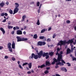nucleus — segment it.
<instances>
[{
    "instance_id": "1",
    "label": "nucleus",
    "mask_w": 76,
    "mask_h": 76,
    "mask_svg": "<svg viewBox=\"0 0 76 76\" xmlns=\"http://www.w3.org/2000/svg\"><path fill=\"white\" fill-rule=\"evenodd\" d=\"M73 39H69L67 42L65 40L64 41H63L62 40L60 41L58 43L57 45H65L66 44H70L71 45H72V43L73 42Z\"/></svg>"
},
{
    "instance_id": "2",
    "label": "nucleus",
    "mask_w": 76,
    "mask_h": 76,
    "mask_svg": "<svg viewBox=\"0 0 76 76\" xmlns=\"http://www.w3.org/2000/svg\"><path fill=\"white\" fill-rule=\"evenodd\" d=\"M43 53V52L42 51V50H41V51H40L39 53H38V56L37 55H35L34 57V59H36V60H37V59H38V58H41V57L42 56V55Z\"/></svg>"
},
{
    "instance_id": "3",
    "label": "nucleus",
    "mask_w": 76,
    "mask_h": 76,
    "mask_svg": "<svg viewBox=\"0 0 76 76\" xmlns=\"http://www.w3.org/2000/svg\"><path fill=\"white\" fill-rule=\"evenodd\" d=\"M16 38L17 39V42H20V41H27V38H24L21 37L19 36H17Z\"/></svg>"
},
{
    "instance_id": "4",
    "label": "nucleus",
    "mask_w": 76,
    "mask_h": 76,
    "mask_svg": "<svg viewBox=\"0 0 76 76\" xmlns=\"http://www.w3.org/2000/svg\"><path fill=\"white\" fill-rule=\"evenodd\" d=\"M62 54H63V52L61 51L60 52V53H58V61H60L61 60V58H62V57L63 56H62Z\"/></svg>"
},
{
    "instance_id": "5",
    "label": "nucleus",
    "mask_w": 76,
    "mask_h": 76,
    "mask_svg": "<svg viewBox=\"0 0 76 76\" xmlns=\"http://www.w3.org/2000/svg\"><path fill=\"white\" fill-rule=\"evenodd\" d=\"M56 66H55V67L56 69H57V68H58L59 66H58V65H59V66H63L64 65V64H63L62 62H59L58 63H57L56 64Z\"/></svg>"
},
{
    "instance_id": "6",
    "label": "nucleus",
    "mask_w": 76,
    "mask_h": 76,
    "mask_svg": "<svg viewBox=\"0 0 76 76\" xmlns=\"http://www.w3.org/2000/svg\"><path fill=\"white\" fill-rule=\"evenodd\" d=\"M11 43L9 42L8 43L7 46L9 51H10V52H12V48H11Z\"/></svg>"
},
{
    "instance_id": "7",
    "label": "nucleus",
    "mask_w": 76,
    "mask_h": 76,
    "mask_svg": "<svg viewBox=\"0 0 76 76\" xmlns=\"http://www.w3.org/2000/svg\"><path fill=\"white\" fill-rule=\"evenodd\" d=\"M18 11H19V8H15L14 9V10L13 11V15H15V13H18Z\"/></svg>"
},
{
    "instance_id": "8",
    "label": "nucleus",
    "mask_w": 76,
    "mask_h": 76,
    "mask_svg": "<svg viewBox=\"0 0 76 76\" xmlns=\"http://www.w3.org/2000/svg\"><path fill=\"white\" fill-rule=\"evenodd\" d=\"M53 60V61L52 63V64H55L56 63H56H57V62L58 61V58H57V59H56L55 58H54Z\"/></svg>"
},
{
    "instance_id": "9",
    "label": "nucleus",
    "mask_w": 76,
    "mask_h": 76,
    "mask_svg": "<svg viewBox=\"0 0 76 76\" xmlns=\"http://www.w3.org/2000/svg\"><path fill=\"white\" fill-rule=\"evenodd\" d=\"M17 35H22V32L20 30H17Z\"/></svg>"
},
{
    "instance_id": "10",
    "label": "nucleus",
    "mask_w": 76,
    "mask_h": 76,
    "mask_svg": "<svg viewBox=\"0 0 76 76\" xmlns=\"http://www.w3.org/2000/svg\"><path fill=\"white\" fill-rule=\"evenodd\" d=\"M0 30L2 31L3 35H4L5 33H6V31L5 30L3 29V28L2 27L0 28Z\"/></svg>"
},
{
    "instance_id": "11",
    "label": "nucleus",
    "mask_w": 76,
    "mask_h": 76,
    "mask_svg": "<svg viewBox=\"0 0 76 76\" xmlns=\"http://www.w3.org/2000/svg\"><path fill=\"white\" fill-rule=\"evenodd\" d=\"M12 48H13V49H15V42H12Z\"/></svg>"
},
{
    "instance_id": "12",
    "label": "nucleus",
    "mask_w": 76,
    "mask_h": 76,
    "mask_svg": "<svg viewBox=\"0 0 76 76\" xmlns=\"http://www.w3.org/2000/svg\"><path fill=\"white\" fill-rule=\"evenodd\" d=\"M71 53V50L70 49L68 48L66 50V54H70Z\"/></svg>"
},
{
    "instance_id": "13",
    "label": "nucleus",
    "mask_w": 76,
    "mask_h": 76,
    "mask_svg": "<svg viewBox=\"0 0 76 76\" xmlns=\"http://www.w3.org/2000/svg\"><path fill=\"white\" fill-rule=\"evenodd\" d=\"M48 53H45V52H44L42 54V56L44 57H45L46 56H48Z\"/></svg>"
},
{
    "instance_id": "14",
    "label": "nucleus",
    "mask_w": 76,
    "mask_h": 76,
    "mask_svg": "<svg viewBox=\"0 0 76 76\" xmlns=\"http://www.w3.org/2000/svg\"><path fill=\"white\" fill-rule=\"evenodd\" d=\"M61 69L63 71H64L65 72H67V69H66V68L63 67L62 68H61Z\"/></svg>"
},
{
    "instance_id": "15",
    "label": "nucleus",
    "mask_w": 76,
    "mask_h": 76,
    "mask_svg": "<svg viewBox=\"0 0 76 76\" xmlns=\"http://www.w3.org/2000/svg\"><path fill=\"white\" fill-rule=\"evenodd\" d=\"M37 45L38 46H42V42H38Z\"/></svg>"
},
{
    "instance_id": "16",
    "label": "nucleus",
    "mask_w": 76,
    "mask_h": 76,
    "mask_svg": "<svg viewBox=\"0 0 76 76\" xmlns=\"http://www.w3.org/2000/svg\"><path fill=\"white\" fill-rule=\"evenodd\" d=\"M26 18V15H24L22 17V19L21 20L22 22H24L25 21V19Z\"/></svg>"
},
{
    "instance_id": "17",
    "label": "nucleus",
    "mask_w": 76,
    "mask_h": 76,
    "mask_svg": "<svg viewBox=\"0 0 76 76\" xmlns=\"http://www.w3.org/2000/svg\"><path fill=\"white\" fill-rule=\"evenodd\" d=\"M46 66H50V62L49 61H47L46 62Z\"/></svg>"
},
{
    "instance_id": "18",
    "label": "nucleus",
    "mask_w": 76,
    "mask_h": 76,
    "mask_svg": "<svg viewBox=\"0 0 76 76\" xmlns=\"http://www.w3.org/2000/svg\"><path fill=\"white\" fill-rule=\"evenodd\" d=\"M35 54L34 53H32L31 54V57H30V58H34V56H35Z\"/></svg>"
},
{
    "instance_id": "19",
    "label": "nucleus",
    "mask_w": 76,
    "mask_h": 76,
    "mask_svg": "<svg viewBox=\"0 0 76 76\" xmlns=\"http://www.w3.org/2000/svg\"><path fill=\"white\" fill-rule=\"evenodd\" d=\"M28 64V66L29 68L31 69V67H32V63H29Z\"/></svg>"
},
{
    "instance_id": "20",
    "label": "nucleus",
    "mask_w": 76,
    "mask_h": 76,
    "mask_svg": "<svg viewBox=\"0 0 76 76\" xmlns=\"http://www.w3.org/2000/svg\"><path fill=\"white\" fill-rule=\"evenodd\" d=\"M0 6L1 7H3L4 6V3L3 2H1L0 4Z\"/></svg>"
},
{
    "instance_id": "21",
    "label": "nucleus",
    "mask_w": 76,
    "mask_h": 76,
    "mask_svg": "<svg viewBox=\"0 0 76 76\" xmlns=\"http://www.w3.org/2000/svg\"><path fill=\"white\" fill-rule=\"evenodd\" d=\"M57 50V53H56V55H58V52L60 51V48H58Z\"/></svg>"
},
{
    "instance_id": "22",
    "label": "nucleus",
    "mask_w": 76,
    "mask_h": 76,
    "mask_svg": "<svg viewBox=\"0 0 76 76\" xmlns=\"http://www.w3.org/2000/svg\"><path fill=\"white\" fill-rule=\"evenodd\" d=\"M38 37V36H37V34H35L34 35V36L33 37L35 39H37Z\"/></svg>"
},
{
    "instance_id": "23",
    "label": "nucleus",
    "mask_w": 76,
    "mask_h": 76,
    "mask_svg": "<svg viewBox=\"0 0 76 76\" xmlns=\"http://www.w3.org/2000/svg\"><path fill=\"white\" fill-rule=\"evenodd\" d=\"M15 4L16 5L15 8H18L19 6V4L18 3H15Z\"/></svg>"
},
{
    "instance_id": "24",
    "label": "nucleus",
    "mask_w": 76,
    "mask_h": 76,
    "mask_svg": "<svg viewBox=\"0 0 76 76\" xmlns=\"http://www.w3.org/2000/svg\"><path fill=\"white\" fill-rule=\"evenodd\" d=\"M13 28V26H8V29H12V28Z\"/></svg>"
},
{
    "instance_id": "25",
    "label": "nucleus",
    "mask_w": 76,
    "mask_h": 76,
    "mask_svg": "<svg viewBox=\"0 0 76 76\" xmlns=\"http://www.w3.org/2000/svg\"><path fill=\"white\" fill-rule=\"evenodd\" d=\"M9 12L10 14H13V11L11 9L10 10Z\"/></svg>"
},
{
    "instance_id": "26",
    "label": "nucleus",
    "mask_w": 76,
    "mask_h": 76,
    "mask_svg": "<svg viewBox=\"0 0 76 76\" xmlns=\"http://www.w3.org/2000/svg\"><path fill=\"white\" fill-rule=\"evenodd\" d=\"M53 54H54V53H53V52H51L49 53V55H50V56H53Z\"/></svg>"
},
{
    "instance_id": "27",
    "label": "nucleus",
    "mask_w": 76,
    "mask_h": 76,
    "mask_svg": "<svg viewBox=\"0 0 76 76\" xmlns=\"http://www.w3.org/2000/svg\"><path fill=\"white\" fill-rule=\"evenodd\" d=\"M72 58L73 61H74V60H75V61H76V58H75L73 56H72Z\"/></svg>"
},
{
    "instance_id": "28",
    "label": "nucleus",
    "mask_w": 76,
    "mask_h": 76,
    "mask_svg": "<svg viewBox=\"0 0 76 76\" xmlns=\"http://www.w3.org/2000/svg\"><path fill=\"white\" fill-rule=\"evenodd\" d=\"M37 23V25H40V23H39V20H38Z\"/></svg>"
},
{
    "instance_id": "29",
    "label": "nucleus",
    "mask_w": 76,
    "mask_h": 76,
    "mask_svg": "<svg viewBox=\"0 0 76 76\" xmlns=\"http://www.w3.org/2000/svg\"><path fill=\"white\" fill-rule=\"evenodd\" d=\"M45 29H43L41 30V33H44V32H45Z\"/></svg>"
},
{
    "instance_id": "30",
    "label": "nucleus",
    "mask_w": 76,
    "mask_h": 76,
    "mask_svg": "<svg viewBox=\"0 0 76 76\" xmlns=\"http://www.w3.org/2000/svg\"><path fill=\"white\" fill-rule=\"evenodd\" d=\"M44 38H45V37H44V36H40L39 37V38L40 39H44Z\"/></svg>"
},
{
    "instance_id": "31",
    "label": "nucleus",
    "mask_w": 76,
    "mask_h": 76,
    "mask_svg": "<svg viewBox=\"0 0 76 76\" xmlns=\"http://www.w3.org/2000/svg\"><path fill=\"white\" fill-rule=\"evenodd\" d=\"M42 45H45V44H46L45 42H42Z\"/></svg>"
},
{
    "instance_id": "32",
    "label": "nucleus",
    "mask_w": 76,
    "mask_h": 76,
    "mask_svg": "<svg viewBox=\"0 0 76 76\" xmlns=\"http://www.w3.org/2000/svg\"><path fill=\"white\" fill-rule=\"evenodd\" d=\"M28 64V63H26V62H25V63H24L23 64V66H25V65H26L27 64Z\"/></svg>"
},
{
    "instance_id": "33",
    "label": "nucleus",
    "mask_w": 76,
    "mask_h": 76,
    "mask_svg": "<svg viewBox=\"0 0 76 76\" xmlns=\"http://www.w3.org/2000/svg\"><path fill=\"white\" fill-rule=\"evenodd\" d=\"M45 64H43L40 66V68H43L44 67H45Z\"/></svg>"
},
{
    "instance_id": "34",
    "label": "nucleus",
    "mask_w": 76,
    "mask_h": 76,
    "mask_svg": "<svg viewBox=\"0 0 76 76\" xmlns=\"http://www.w3.org/2000/svg\"><path fill=\"white\" fill-rule=\"evenodd\" d=\"M56 36H57V35H56V34H53V38H55V37H56Z\"/></svg>"
},
{
    "instance_id": "35",
    "label": "nucleus",
    "mask_w": 76,
    "mask_h": 76,
    "mask_svg": "<svg viewBox=\"0 0 76 76\" xmlns=\"http://www.w3.org/2000/svg\"><path fill=\"white\" fill-rule=\"evenodd\" d=\"M66 64L67 65V66H71V64H70L69 63H66Z\"/></svg>"
},
{
    "instance_id": "36",
    "label": "nucleus",
    "mask_w": 76,
    "mask_h": 76,
    "mask_svg": "<svg viewBox=\"0 0 76 76\" xmlns=\"http://www.w3.org/2000/svg\"><path fill=\"white\" fill-rule=\"evenodd\" d=\"M39 3H40L39 2H38L37 3V5L38 7H39Z\"/></svg>"
},
{
    "instance_id": "37",
    "label": "nucleus",
    "mask_w": 76,
    "mask_h": 76,
    "mask_svg": "<svg viewBox=\"0 0 76 76\" xmlns=\"http://www.w3.org/2000/svg\"><path fill=\"white\" fill-rule=\"evenodd\" d=\"M49 73V72L48 70H46L45 72V74H47V73Z\"/></svg>"
},
{
    "instance_id": "38",
    "label": "nucleus",
    "mask_w": 76,
    "mask_h": 76,
    "mask_svg": "<svg viewBox=\"0 0 76 76\" xmlns=\"http://www.w3.org/2000/svg\"><path fill=\"white\" fill-rule=\"evenodd\" d=\"M1 16H4V13H1Z\"/></svg>"
},
{
    "instance_id": "39",
    "label": "nucleus",
    "mask_w": 76,
    "mask_h": 76,
    "mask_svg": "<svg viewBox=\"0 0 76 76\" xmlns=\"http://www.w3.org/2000/svg\"><path fill=\"white\" fill-rule=\"evenodd\" d=\"M19 67H20V69H23V67H22V66H21V65H20V64L19 65Z\"/></svg>"
},
{
    "instance_id": "40",
    "label": "nucleus",
    "mask_w": 76,
    "mask_h": 76,
    "mask_svg": "<svg viewBox=\"0 0 76 76\" xmlns=\"http://www.w3.org/2000/svg\"><path fill=\"white\" fill-rule=\"evenodd\" d=\"M12 60H13V61H15V60H16V59H15V58L12 57Z\"/></svg>"
},
{
    "instance_id": "41",
    "label": "nucleus",
    "mask_w": 76,
    "mask_h": 76,
    "mask_svg": "<svg viewBox=\"0 0 76 76\" xmlns=\"http://www.w3.org/2000/svg\"><path fill=\"white\" fill-rule=\"evenodd\" d=\"M9 58V57L7 56H5L4 57V58L5 59H7Z\"/></svg>"
},
{
    "instance_id": "42",
    "label": "nucleus",
    "mask_w": 76,
    "mask_h": 76,
    "mask_svg": "<svg viewBox=\"0 0 76 76\" xmlns=\"http://www.w3.org/2000/svg\"><path fill=\"white\" fill-rule=\"evenodd\" d=\"M47 41L48 42H49V41H51V39L50 38L48 39H47Z\"/></svg>"
},
{
    "instance_id": "43",
    "label": "nucleus",
    "mask_w": 76,
    "mask_h": 76,
    "mask_svg": "<svg viewBox=\"0 0 76 76\" xmlns=\"http://www.w3.org/2000/svg\"><path fill=\"white\" fill-rule=\"evenodd\" d=\"M66 23H70V21L69 20H67L66 21Z\"/></svg>"
},
{
    "instance_id": "44",
    "label": "nucleus",
    "mask_w": 76,
    "mask_h": 76,
    "mask_svg": "<svg viewBox=\"0 0 76 76\" xmlns=\"http://www.w3.org/2000/svg\"><path fill=\"white\" fill-rule=\"evenodd\" d=\"M46 59H48L49 58V56L47 55L46 56Z\"/></svg>"
},
{
    "instance_id": "45",
    "label": "nucleus",
    "mask_w": 76,
    "mask_h": 76,
    "mask_svg": "<svg viewBox=\"0 0 76 76\" xmlns=\"http://www.w3.org/2000/svg\"><path fill=\"white\" fill-rule=\"evenodd\" d=\"M61 61L62 62V63H64V64H66V62H65V61H64V60H61Z\"/></svg>"
},
{
    "instance_id": "46",
    "label": "nucleus",
    "mask_w": 76,
    "mask_h": 76,
    "mask_svg": "<svg viewBox=\"0 0 76 76\" xmlns=\"http://www.w3.org/2000/svg\"><path fill=\"white\" fill-rule=\"evenodd\" d=\"M73 45H71V48H72L71 50H72H72H73L74 49L73 48Z\"/></svg>"
},
{
    "instance_id": "47",
    "label": "nucleus",
    "mask_w": 76,
    "mask_h": 76,
    "mask_svg": "<svg viewBox=\"0 0 76 76\" xmlns=\"http://www.w3.org/2000/svg\"><path fill=\"white\" fill-rule=\"evenodd\" d=\"M50 30H51V28L50 27V28H49L48 29V31H50Z\"/></svg>"
},
{
    "instance_id": "48",
    "label": "nucleus",
    "mask_w": 76,
    "mask_h": 76,
    "mask_svg": "<svg viewBox=\"0 0 76 76\" xmlns=\"http://www.w3.org/2000/svg\"><path fill=\"white\" fill-rule=\"evenodd\" d=\"M3 48V46H0V50H2Z\"/></svg>"
},
{
    "instance_id": "49",
    "label": "nucleus",
    "mask_w": 76,
    "mask_h": 76,
    "mask_svg": "<svg viewBox=\"0 0 76 76\" xmlns=\"http://www.w3.org/2000/svg\"><path fill=\"white\" fill-rule=\"evenodd\" d=\"M34 4V2H31L30 3V4Z\"/></svg>"
},
{
    "instance_id": "50",
    "label": "nucleus",
    "mask_w": 76,
    "mask_h": 76,
    "mask_svg": "<svg viewBox=\"0 0 76 76\" xmlns=\"http://www.w3.org/2000/svg\"><path fill=\"white\" fill-rule=\"evenodd\" d=\"M6 21V19H5L4 20L2 21L3 22H5Z\"/></svg>"
},
{
    "instance_id": "51",
    "label": "nucleus",
    "mask_w": 76,
    "mask_h": 76,
    "mask_svg": "<svg viewBox=\"0 0 76 76\" xmlns=\"http://www.w3.org/2000/svg\"><path fill=\"white\" fill-rule=\"evenodd\" d=\"M4 15L6 16H7L8 15L7 13H5V14H4Z\"/></svg>"
},
{
    "instance_id": "52",
    "label": "nucleus",
    "mask_w": 76,
    "mask_h": 76,
    "mask_svg": "<svg viewBox=\"0 0 76 76\" xmlns=\"http://www.w3.org/2000/svg\"><path fill=\"white\" fill-rule=\"evenodd\" d=\"M40 9H39L37 11V12L38 13H39L40 12Z\"/></svg>"
},
{
    "instance_id": "53",
    "label": "nucleus",
    "mask_w": 76,
    "mask_h": 76,
    "mask_svg": "<svg viewBox=\"0 0 76 76\" xmlns=\"http://www.w3.org/2000/svg\"><path fill=\"white\" fill-rule=\"evenodd\" d=\"M35 50L36 51L37 53H38V51L37 50V48H35Z\"/></svg>"
},
{
    "instance_id": "54",
    "label": "nucleus",
    "mask_w": 76,
    "mask_h": 76,
    "mask_svg": "<svg viewBox=\"0 0 76 76\" xmlns=\"http://www.w3.org/2000/svg\"><path fill=\"white\" fill-rule=\"evenodd\" d=\"M28 74H31V71H28L27 72Z\"/></svg>"
},
{
    "instance_id": "55",
    "label": "nucleus",
    "mask_w": 76,
    "mask_h": 76,
    "mask_svg": "<svg viewBox=\"0 0 76 76\" xmlns=\"http://www.w3.org/2000/svg\"><path fill=\"white\" fill-rule=\"evenodd\" d=\"M14 33H15V31H12L11 32L12 34H13Z\"/></svg>"
},
{
    "instance_id": "56",
    "label": "nucleus",
    "mask_w": 76,
    "mask_h": 76,
    "mask_svg": "<svg viewBox=\"0 0 76 76\" xmlns=\"http://www.w3.org/2000/svg\"><path fill=\"white\" fill-rule=\"evenodd\" d=\"M16 29H19V27L18 26H16Z\"/></svg>"
},
{
    "instance_id": "57",
    "label": "nucleus",
    "mask_w": 76,
    "mask_h": 76,
    "mask_svg": "<svg viewBox=\"0 0 76 76\" xmlns=\"http://www.w3.org/2000/svg\"><path fill=\"white\" fill-rule=\"evenodd\" d=\"M50 69V67L46 68L47 70H49V69Z\"/></svg>"
},
{
    "instance_id": "58",
    "label": "nucleus",
    "mask_w": 76,
    "mask_h": 76,
    "mask_svg": "<svg viewBox=\"0 0 76 76\" xmlns=\"http://www.w3.org/2000/svg\"><path fill=\"white\" fill-rule=\"evenodd\" d=\"M23 33L24 34V35H26V32L25 31H24L23 32Z\"/></svg>"
},
{
    "instance_id": "59",
    "label": "nucleus",
    "mask_w": 76,
    "mask_h": 76,
    "mask_svg": "<svg viewBox=\"0 0 76 76\" xmlns=\"http://www.w3.org/2000/svg\"><path fill=\"white\" fill-rule=\"evenodd\" d=\"M6 4H7V5H8V4H9V2L8 1H7L6 3Z\"/></svg>"
},
{
    "instance_id": "60",
    "label": "nucleus",
    "mask_w": 76,
    "mask_h": 76,
    "mask_svg": "<svg viewBox=\"0 0 76 76\" xmlns=\"http://www.w3.org/2000/svg\"><path fill=\"white\" fill-rule=\"evenodd\" d=\"M13 29L14 30H16V28L15 27H14L13 28Z\"/></svg>"
},
{
    "instance_id": "61",
    "label": "nucleus",
    "mask_w": 76,
    "mask_h": 76,
    "mask_svg": "<svg viewBox=\"0 0 76 76\" xmlns=\"http://www.w3.org/2000/svg\"><path fill=\"white\" fill-rule=\"evenodd\" d=\"M24 29H26V26H24Z\"/></svg>"
},
{
    "instance_id": "62",
    "label": "nucleus",
    "mask_w": 76,
    "mask_h": 76,
    "mask_svg": "<svg viewBox=\"0 0 76 76\" xmlns=\"http://www.w3.org/2000/svg\"><path fill=\"white\" fill-rule=\"evenodd\" d=\"M17 63L18 64H20V61H18Z\"/></svg>"
},
{
    "instance_id": "63",
    "label": "nucleus",
    "mask_w": 76,
    "mask_h": 76,
    "mask_svg": "<svg viewBox=\"0 0 76 76\" xmlns=\"http://www.w3.org/2000/svg\"><path fill=\"white\" fill-rule=\"evenodd\" d=\"M31 72H32V73H34V70H33V69H32L31 70Z\"/></svg>"
},
{
    "instance_id": "64",
    "label": "nucleus",
    "mask_w": 76,
    "mask_h": 76,
    "mask_svg": "<svg viewBox=\"0 0 76 76\" xmlns=\"http://www.w3.org/2000/svg\"><path fill=\"white\" fill-rule=\"evenodd\" d=\"M74 29H75V31L76 30V26L75 27H74Z\"/></svg>"
}]
</instances>
